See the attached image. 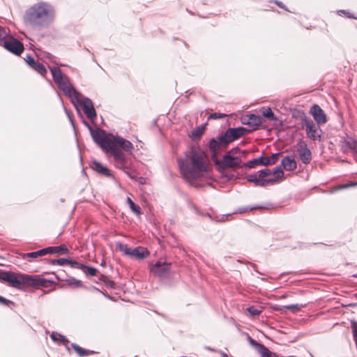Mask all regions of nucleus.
Returning <instances> with one entry per match:
<instances>
[{
	"instance_id": "nucleus-1",
	"label": "nucleus",
	"mask_w": 357,
	"mask_h": 357,
	"mask_svg": "<svg viewBox=\"0 0 357 357\" xmlns=\"http://www.w3.org/2000/svg\"><path fill=\"white\" fill-rule=\"evenodd\" d=\"M56 17L55 6L49 1L40 0L25 10L23 21L27 26L41 31L50 28L54 23Z\"/></svg>"
},
{
	"instance_id": "nucleus-2",
	"label": "nucleus",
	"mask_w": 357,
	"mask_h": 357,
	"mask_svg": "<svg viewBox=\"0 0 357 357\" xmlns=\"http://www.w3.org/2000/svg\"><path fill=\"white\" fill-rule=\"evenodd\" d=\"M178 164L181 175L188 181L199 178L208 170L206 155L197 147H192L184 158H178Z\"/></svg>"
},
{
	"instance_id": "nucleus-3",
	"label": "nucleus",
	"mask_w": 357,
	"mask_h": 357,
	"mask_svg": "<svg viewBox=\"0 0 357 357\" xmlns=\"http://www.w3.org/2000/svg\"><path fill=\"white\" fill-rule=\"evenodd\" d=\"M0 281L7 282L15 288H20L22 285L30 284L33 286L45 287L47 280L39 276H31L25 274H17L9 271H0Z\"/></svg>"
},
{
	"instance_id": "nucleus-4",
	"label": "nucleus",
	"mask_w": 357,
	"mask_h": 357,
	"mask_svg": "<svg viewBox=\"0 0 357 357\" xmlns=\"http://www.w3.org/2000/svg\"><path fill=\"white\" fill-rule=\"evenodd\" d=\"M112 143L113 146L112 147V149L109 150V153H112L114 157L115 166L117 168L123 170L128 169V162L125 154L120 149H117V146H119L125 151L131 153L134 149L132 144L130 141L119 135L112 136Z\"/></svg>"
},
{
	"instance_id": "nucleus-5",
	"label": "nucleus",
	"mask_w": 357,
	"mask_h": 357,
	"mask_svg": "<svg viewBox=\"0 0 357 357\" xmlns=\"http://www.w3.org/2000/svg\"><path fill=\"white\" fill-rule=\"evenodd\" d=\"M248 132V130L243 127L229 128L224 134L219 135L217 138H213L209 142L210 150L215 154L222 148L243 136Z\"/></svg>"
},
{
	"instance_id": "nucleus-6",
	"label": "nucleus",
	"mask_w": 357,
	"mask_h": 357,
	"mask_svg": "<svg viewBox=\"0 0 357 357\" xmlns=\"http://www.w3.org/2000/svg\"><path fill=\"white\" fill-rule=\"evenodd\" d=\"M49 68L54 81L57 84L59 89L61 90L66 96L68 97L74 93L76 96V98L80 96V93L74 88L69 78L65 76L59 68L50 66Z\"/></svg>"
},
{
	"instance_id": "nucleus-7",
	"label": "nucleus",
	"mask_w": 357,
	"mask_h": 357,
	"mask_svg": "<svg viewBox=\"0 0 357 357\" xmlns=\"http://www.w3.org/2000/svg\"><path fill=\"white\" fill-rule=\"evenodd\" d=\"M90 132L93 141L104 152L109 153L113 146V135H107L104 130L100 128L92 129L90 128Z\"/></svg>"
},
{
	"instance_id": "nucleus-8",
	"label": "nucleus",
	"mask_w": 357,
	"mask_h": 357,
	"mask_svg": "<svg viewBox=\"0 0 357 357\" xmlns=\"http://www.w3.org/2000/svg\"><path fill=\"white\" fill-rule=\"evenodd\" d=\"M75 94H73L71 96H68L71 98L73 104L76 106L77 104L82 107L83 111L87 118L91 121L96 118V112L93 106V104L91 99L84 97L80 93V96L78 98H75Z\"/></svg>"
},
{
	"instance_id": "nucleus-9",
	"label": "nucleus",
	"mask_w": 357,
	"mask_h": 357,
	"mask_svg": "<svg viewBox=\"0 0 357 357\" xmlns=\"http://www.w3.org/2000/svg\"><path fill=\"white\" fill-rule=\"evenodd\" d=\"M0 45L15 55H20L24 50L22 43L9 35L2 41H0Z\"/></svg>"
},
{
	"instance_id": "nucleus-10",
	"label": "nucleus",
	"mask_w": 357,
	"mask_h": 357,
	"mask_svg": "<svg viewBox=\"0 0 357 357\" xmlns=\"http://www.w3.org/2000/svg\"><path fill=\"white\" fill-rule=\"evenodd\" d=\"M171 265V263L158 261L151 267L150 271L155 276L166 278L169 275Z\"/></svg>"
},
{
	"instance_id": "nucleus-11",
	"label": "nucleus",
	"mask_w": 357,
	"mask_h": 357,
	"mask_svg": "<svg viewBox=\"0 0 357 357\" xmlns=\"http://www.w3.org/2000/svg\"><path fill=\"white\" fill-rule=\"evenodd\" d=\"M297 152L303 163L309 164L312 160V153L310 150L307 148V144L302 141L297 144Z\"/></svg>"
},
{
	"instance_id": "nucleus-12",
	"label": "nucleus",
	"mask_w": 357,
	"mask_h": 357,
	"mask_svg": "<svg viewBox=\"0 0 357 357\" xmlns=\"http://www.w3.org/2000/svg\"><path fill=\"white\" fill-rule=\"evenodd\" d=\"M304 126L305 127L306 133L311 139L316 140L321 137L319 134V127L316 125L312 120L305 119L304 120Z\"/></svg>"
},
{
	"instance_id": "nucleus-13",
	"label": "nucleus",
	"mask_w": 357,
	"mask_h": 357,
	"mask_svg": "<svg viewBox=\"0 0 357 357\" xmlns=\"http://www.w3.org/2000/svg\"><path fill=\"white\" fill-rule=\"evenodd\" d=\"M241 162L242 160L240 158L231 156L230 152H228L223 156L221 160V165L225 168H234L240 166Z\"/></svg>"
},
{
	"instance_id": "nucleus-14",
	"label": "nucleus",
	"mask_w": 357,
	"mask_h": 357,
	"mask_svg": "<svg viewBox=\"0 0 357 357\" xmlns=\"http://www.w3.org/2000/svg\"><path fill=\"white\" fill-rule=\"evenodd\" d=\"M310 114L318 125L326 123L327 119L324 110L318 105H314L310 108Z\"/></svg>"
},
{
	"instance_id": "nucleus-15",
	"label": "nucleus",
	"mask_w": 357,
	"mask_h": 357,
	"mask_svg": "<svg viewBox=\"0 0 357 357\" xmlns=\"http://www.w3.org/2000/svg\"><path fill=\"white\" fill-rule=\"evenodd\" d=\"M275 179H261L257 174H252L248 175V181L253 183L255 186L266 187L268 185L274 184Z\"/></svg>"
},
{
	"instance_id": "nucleus-16",
	"label": "nucleus",
	"mask_w": 357,
	"mask_h": 357,
	"mask_svg": "<svg viewBox=\"0 0 357 357\" xmlns=\"http://www.w3.org/2000/svg\"><path fill=\"white\" fill-rule=\"evenodd\" d=\"M357 141L351 137L347 136L340 141L341 149L344 153L351 151L354 153Z\"/></svg>"
},
{
	"instance_id": "nucleus-17",
	"label": "nucleus",
	"mask_w": 357,
	"mask_h": 357,
	"mask_svg": "<svg viewBox=\"0 0 357 357\" xmlns=\"http://www.w3.org/2000/svg\"><path fill=\"white\" fill-rule=\"evenodd\" d=\"M281 166H282L286 171H293L296 169L297 164L293 158L287 155L282 160Z\"/></svg>"
},
{
	"instance_id": "nucleus-18",
	"label": "nucleus",
	"mask_w": 357,
	"mask_h": 357,
	"mask_svg": "<svg viewBox=\"0 0 357 357\" xmlns=\"http://www.w3.org/2000/svg\"><path fill=\"white\" fill-rule=\"evenodd\" d=\"M149 254L150 252L147 249L142 247H137L132 250L130 257H135L137 259H143L147 257Z\"/></svg>"
},
{
	"instance_id": "nucleus-19",
	"label": "nucleus",
	"mask_w": 357,
	"mask_h": 357,
	"mask_svg": "<svg viewBox=\"0 0 357 357\" xmlns=\"http://www.w3.org/2000/svg\"><path fill=\"white\" fill-rule=\"evenodd\" d=\"M91 168L96 172L105 176H112L110 170L105 166H103L100 162L98 161H93L91 164Z\"/></svg>"
},
{
	"instance_id": "nucleus-20",
	"label": "nucleus",
	"mask_w": 357,
	"mask_h": 357,
	"mask_svg": "<svg viewBox=\"0 0 357 357\" xmlns=\"http://www.w3.org/2000/svg\"><path fill=\"white\" fill-rule=\"evenodd\" d=\"M248 117V121L244 123L253 127L254 130L257 129L258 126L261 123V118L259 115L251 114H249Z\"/></svg>"
},
{
	"instance_id": "nucleus-21",
	"label": "nucleus",
	"mask_w": 357,
	"mask_h": 357,
	"mask_svg": "<svg viewBox=\"0 0 357 357\" xmlns=\"http://www.w3.org/2000/svg\"><path fill=\"white\" fill-rule=\"evenodd\" d=\"M76 264V268L82 270L85 274L91 276H95L98 270L96 268L87 266L83 264L80 263H75Z\"/></svg>"
},
{
	"instance_id": "nucleus-22",
	"label": "nucleus",
	"mask_w": 357,
	"mask_h": 357,
	"mask_svg": "<svg viewBox=\"0 0 357 357\" xmlns=\"http://www.w3.org/2000/svg\"><path fill=\"white\" fill-rule=\"evenodd\" d=\"M244 165L248 168H253L257 165L267 166L266 157L261 156L259 158H255L248 161L247 163L244 164Z\"/></svg>"
},
{
	"instance_id": "nucleus-23",
	"label": "nucleus",
	"mask_w": 357,
	"mask_h": 357,
	"mask_svg": "<svg viewBox=\"0 0 357 357\" xmlns=\"http://www.w3.org/2000/svg\"><path fill=\"white\" fill-rule=\"evenodd\" d=\"M71 347L78 354V355L79 356H81V357H83V356H88L89 354H95L96 353L93 351L84 349L82 348L81 347H79V345H77V344H76L75 343H73L71 344Z\"/></svg>"
},
{
	"instance_id": "nucleus-24",
	"label": "nucleus",
	"mask_w": 357,
	"mask_h": 357,
	"mask_svg": "<svg viewBox=\"0 0 357 357\" xmlns=\"http://www.w3.org/2000/svg\"><path fill=\"white\" fill-rule=\"evenodd\" d=\"M274 175L275 178H270L271 179H275L276 181L274 182L275 183H277L282 181L284 177V172L282 169V166H278L275 168L274 171L272 172L271 175Z\"/></svg>"
},
{
	"instance_id": "nucleus-25",
	"label": "nucleus",
	"mask_w": 357,
	"mask_h": 357,
	"mask_svg": "<svg viewBox=\"0 0 357 357\" xmlns=\"http://www.w3.org/2000/svg\"><path fill=\"white\" fill-rule=\"evenodd\" d=\"M50 337L54 342H59L63 344H66L68 342V340L65 336L56 332H52L50 335Z\"/></svg>"
},
{
	"instance_id": "nucleus-26",
	"label": "nucleus",
	"mask_w": 357,
	"mask_h": 357,
	"mask_svg": "<svg viewBox=\"0 0 357 357\" xmlns=\"http://www.w3.org/2000/svg\"><path fill=\"white\" fill-rule=\"evenodd\" d=\"M75 263H77L75 261H71L67 259L61 258L59 259H55L52 261L53 264H56L59 266H63L66 264H70L72 267L76 268V264Z\"/></svg>"
},
{
	"instance_id": "nucleus-27",
	"label": "nucleus",
	"mask_w": 357,
	"mask_h": 357,
	"mask_svg": "<svg viewBox=\"0 0 357 357\" xmlns=\"http://www.w3.org/2000/svg\"><path fill=\"white\" fill-rule=\"evenodd\" d=\"M116 248L120 252H123L125 255L131 257L132 250L129 248L126 244L118 243L116 244Z\"/></svg>"
},
{
	"instance_id": "nucleus-28",
	"label": "nucleus",
	"mask_w": 357,
	"mask_h": 357,
	"mask_svg": "<svg viewBox=\"0 0 357 357\" xmlns=\"http://www.w3.org/2000/svg\"><path fill=\"white\" fill-rule=\"evenodd\" d=\"M127 203L128 204L130 210L134 213L136 215H140L142 213L140 207L138 205H136L130 197L127 198Z\"/></svg>"
},
{
	"instance_id": "nucleus-29",
	"label": "nucleus",
	"mask_w": 357,
	"mask_h": 357,
	"mask_svg": "<svg viewBox=\"0 0 357 357\" xmlns=\"http://www.w3.org/2000/svg\"><path fill=\"white\" fill-rule=\"evenodd\" d=\"M31 68L39 74H40L41 75H45L47 73L45 67L42 63L38 61H36V63Z\"/></svg>"
},
{
	"instance_id": "nucleus-30",
	"label": "nucleus",
	"mask_w": 357,
	"mask_h": 357,
	"mask_svg": "<svg viewBox=\"0 0 357 357\" xmlns=\"http://www.w3.org/2000/svg\"><path fill=\"white\" fill-rule=\"evenodd\" d=\"M261 357H278V354L270 351L266 347H264L258 353Z\"/></svg>"
},
{
	"instance_id": "nucleus-31",
	"label": "nucleus",
	"mask_w": 357,
	"mask_h": 357,
	"mask_svg": "<svg viewBox=\"0 0 357 357\" xmlns=\"http://www.w3.org/2000/svg\"><path fill=\"white\" fill-rule=\"evenodd\" d=\"M304 307H305V304H291L283 306L284 309L289 310L293 312H296Z\"/></svg>"
},
{
	"instance_id": "nucleus-32",
	"label": "nucleus",
	"mask_w": 357,
	"mask_h": 357,
	"mask_svg": "<svg viewBox=\"0 0 357 357\" xmlns=\"http://www.w3.org/2000/svg\"><path fill=\"white\" fill-rule=\"evenodd\" d=\"M282 154V153H275L271 155V157H266V161L267 166L270 165H273L276 163L278 161L279 156Z\"/></svg>"
},
{
	"instance_id": "nucleus-33",
	"label": "nucleus",
	"mask_w": 357,
	"mask_h": 357,
	"mask_svg": "<svg viewBox=\"0 0 357 357\" xmlns=\"http://www.w3.org/2000/svg\"><path fill=\"white\" fill-rule=\"evenodd\" d=\"M248 341H249V343L250 344V345H252L255 348V349L257 351V353H259L261 351V349L264 347V344L258 342L257 341L252 339L250 336L248 337Z\"/></svg>"
},
{
	"instance_id": "nucleus-34",
	"label": "nucleus",
	"mask_w": 357,
	"mask_h": 357,
	"mask_svg": "<svg viewBox=\"0 0 357 357\" xmlns=\"http://www.w3.org/2000/svg\"><path fill=\"white\" fill-rule=\"evenodd\" d=\"M45 250L41 249L36 252H28L25 255L29 258H38L39 257L45 255Z\"/></svg>"
},
{
	"instance_id": "nucleus-35",
	"label": "nucleus",
	"mask_w": 357,
	"mask_h": 357,
	"mask_svg": "<svg viewBox=\"0 0 357 357\" xmlns=\"http://www.w3.org/2000/svg\"><path fill=\"white\" fill-rule=\"evenodd\" d=\"M262 114L264 116L266 117L267 119H268L270 120H273V121L277 120V118L275 116L274 113L273 112V111L271 110V109L270 107L265 109L263 111Z\"/></svg>"
},
{
	"instance_id": "nucleus-36",
	"label": "nucleus",
	"mask_w": 357,
	"mask_h": 357,
	"mask_svg": "<svg viewBox=\"0 0 357 357\" xmlns=\"http://www.w3.org/2000/svg\"><path fill=\"white\" fill-rule=\"evenodd\" d=\"M68 283L69 285L74 287H82V282L75 278H71L68 280Z\"/></svg>"
},
{
	"instance_id": "nucleus-37",
	"label": "nucleus",
	"mask_w": 357,
	"mask_h": 357,
	"mask_svg": "<svg viewBox=\"0 0 357 357\" xmlns=\"http://www.w3.org/2000/svg\"><path fill=\"white\" fill-rule=\"evenodd\" d=\"M258 174H259V177L261 179H266L265 178L266 177L269 176L271 175L272 172H271L268 169H262V170L259 171Z\"/></svg>"
},
{
	"instance_id": "nucleus-38",
	"label": "nucleus",
	"mask_w": 357,
	"mask_h": 357,
	"mask_svg": "<svg viewBox=\"0 0 357 357\" xmlns=\"http://www.w3.org/2000/svg\"><path fill=\"white\" fill-rule=\"evenodd\" d=\"M8 36V30L6 27L0 26V41L5 39Z\"/></svg>"
},
{
	"instance_id": "nucleus-39",
	"label": "nucleus",
	"mask_w": 357,
	"mask_h": 357,
	"mask_svg": "<svg viewBox=\"0 0 357 357\" xmlns=\"http://www.w3.org/2000/svg\"><path fill=\"white\" fill-rule=\"evenodd\" d=\"M54 253H59V252H68V248L66 246L63 245H59V246H56V247H54Z\"/></svg>"
},
{
	"instance_id": "nucleus-40",
	"label": "nucleus",
	"mask_w": 357,
	"mask_h": 357,
	"mask_svg": "<svg viewBox=\"0 0 357 357\" xmlns=\"http://www.w3.org/2000/svg\"><path fill=\"white\" fill-rule=\"evenodd\" d=\"M248 312L252 316H257L261 313V310L254 307H250L248 309Z\"/></svg>"
},
{
	"instance_id": "nucleus-41",
	"label": "nucleus",
	"mask_w": 357,
	"mask_h": 357,
	"mask_svg": "<svg viewBox=\"0 0 357 357\" xmlns=\"http://www.w3.org/2000/svg\"><path fill=\"white\" fill-rule=\"evenodd\" d=\"M356 186H357V182H349V183L340 185L339 189H344V188L356 187Z\"/></svg>"
},
{
	"instance_id": "nucleus-42",
	"label": "nucleus",
	"mask_w": 357,
	"mask_h": 357,
	"mask_svg": "<svg viewBox=\"0 0 357 357\" xmlns=\"http://www.w3.org/2000/svg\"><path fill=\"white\" fill-rule=\"evenodd\" d=\"M25 61L30 67H31L36 63L34 59L30 55L26 56Z\"/></svg>"
},
{
	"instance_id": "nucleus-43",
	"label": "nucleus",
	"mask_w": 357,
	"mask_h": 357,
	"mask_svg": "<svg viewBox=\"0 0 357 357\" xmlns=\"http://www.w3.org/2000/svg\"><path fill=\"white\" fill-rule=\"evenodd\" d=\"M204 132V128H199L195 130L192 131V135L195 137H199L201 136Z\"/></svg>"
},
{
	"instance_id": "nucleus-44",
	"label": "nucleus",
	"mask_w": 357,
	"mask_h": 357,
	"mask_svg": "<svg viewBox=\"0 0 357 357\" xmlns=\"http://www.w3.org/2000/svg\"><path fill=\"white\" fill-rule=\"evenodd\" d=\"M225 116H226V115L224 114L213 113L210 115L209 118L213 119H222Z\"/></svg>"
},
{
	"instance_id": "nucleus-45",
	"label": "nucleus",
	"mask_w": 357,
	"mask_h": 357,
	"mask_svg": "<svg viewBox=\"0 0 357 357\" xmlns=\"http://www.w3.org/2000/svg\"><path fill=\"white\" fill-rule=\"evenodd\" d=\"M262 207H260V206H255V207H252V208H248V207H246V208H240L239 209V213H245L248 211H251V210H253V209H257V208H261Z\"/></svg>"
},
{
	"instance_id": "nucleus-46",
	"label": "nucleus",
	"mask_w": 357,
	"mask_h": 357,
	"mask_svg": "<svg viewBox=\"0 0 357 357\" xmlns=\"http://www.w3.org/2000/svg\"><path fill=\"white\" fill-rule=\"evenodd\" d=\"M43 250H45V255L47 254H55L54 253V247H47V248H43Z\"/></svg>"
},
{
	"instance_id": "nucleus-47",
	"label": "nucleus",
	"mask_w": 357,
	"mask_h": 357,
	"mask_svg": "<svg viewBox=\"0 0 357 357\" xmlns=\"http://www.w3.org/2000/svg\"><path fill=\"white\" fill-rule=\"evenodd\" d=\"M9 303H10V301L7 300L6 298L2 297L0 296V303L3 305H8Z\"/></svg>"
},
{
	"instance_id": "nucleus-48",
	"label": "nucleus",
	"mask_w": 357,
	"mask_h": 357,
	"mask_svg": "<svg viewBox=\"0 0 357 357\" xmlns=\"http://www.w3.org/2000/svg\"><path fill=\"white\" fill-rule=\"evenodd\" d=\"M275 4H277L279 7L282 8H284L286 10V8L284 7V6L282 4V2L280 1H275Z\"/></svg>"
},
{
	"instance_id": "nucleus-49",
	"label": "nucleus",
	"mask_w": 357,
	"mask_h": 357,
	"mask_svg": "<svg viewBox=\"0 0 357 357\" xmlns=\"http://www.w3.org/2000/svg\"><path fill=\"white\" fill-rule=\"evenodd\" d=\"M226 219H227V216L223 215V216L221 217V218L220 220L219 219H215V221H217V222H224V221L226 220Z\"/></svg>"
},
{
	"instance_id": "nucleus-50",
	"label": "nucleus",
	"mask_w": 357,
	"mask_h": 357,
	"mask_svg": "<svg viewBox=\"0 0 357 357\" xmlns=\"http://www.w3.org/2000/svg\"><path fill=\"white\" fill-rule=\"evenodd\" d=\"M340 12H342V13H343L346 14V15L348 16V17H349V18L353 17L351 15H349V13L348 12H346V11H345V10H340Z\"/></svg>"
},
{
	"instance_id": "nucleus-51",
	"label": "nucleus",
	"mask_w": 357,
	"mask_h": 357,
	"mask_svg": "<svg viewBox=\"0 0 357 357\" xmlns=\"http://www.w3.org/2000/svg\"><path fill=\"white\" fill-rule=\"evenodd\" d=\"M221 356L222 357H229L228 355L227 354L224 353V352L221 353Z\"/></svg>"
},
{
	"instance_id": "nucleus-52",
	"label": "nucleus",
	"mask_w": 357,
	"mask_h": 357,
	"mask_svg": "<svg viewBox=\"0 0 357 357\" xmlns=\"http://www.w3.org/2000/svg\"><path fill=\"white\" fill-rule=\"evenodd\" d=\"M68 119H69L70 121L71 122V124L73 125V120L71 119L70 116H68Z\"/></svg>"
},
{
	"instance_id": "nucleus-53",
	"label": "nucleus",
	"mask_w": 357,
	"mask_h": 357,
	"mask_svg": "<svg viewBox=\"0 0 357 357\" xmlns=\"http://www.w3.org/2000/svg\"><path fill=\"white\" fill-rule=\"evenodd\" d=\"M68 119H69L70 121L71 122V124L73 125V120L71 119L70 116H68Z\"/></svg>"
},
{
	"instance_id": "nucleus-54",
	"label": "nucleus",
	"mask_w": 357,
	"mask_h": 357,
	"mask_svg": "<svg viewBox=\"0 0 357 357\" xmlns=\"http://www.w3.org/2000/svg\"><path fill=\"white\" fill-rule=\"evenodd\" d=\"M68 119H69L70 121L71 122V124L73 125V120L71 119L70 116H68Z\"/></svg>"
},
{
	"instance_id": "nucleus-55",
	"label": "nucleus",
	"mask_w": 357,
	"mask_h": 357,
	"mask_svg": "<svg viewBox=\"0 0 357 357\" xmlns=\"http://www.w3.org/2000/svg\"><path fill=\"white\" fill-rule=\"evenodd\" d=\"M68 119H69L70 121L71 122V124L73 125V120L71 119L70 116H68Z\"/></svg>"
},
{
	"instance_id": "nucleus-56",
	"label": "nucleus",
	"mask_w": 357,
	"mask_h": 357,
	"mask_svg": "<svg viewBox=\"0 0 357 357\" xmlns=\"http://www.w3.org/2000/svg\"><path fill=\"white\" fill-rule=\"evenodd\" d=\"M68 119H69L70 121L71 122V124L73 125V120L71 119L70 116H68Z\"/></svg>"
},
{
	"instance_id": "nucleus-57",
	"label": "nucleus",
	"mask_w": 357,
	"mask_h": 357,
	"mask_svg": "<svg viewBox=\"0 0 357 357\" xmlns=\"http://www.w3.org/2000/svg\"><path fill=\"white\" fill-rule=\"evenodd\" d=\"M356 277H357V275H356Z\"/></svg>"
}]
</instances>
